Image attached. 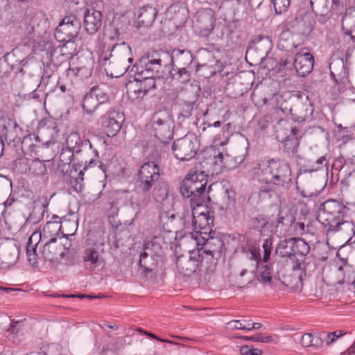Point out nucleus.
Here are the masks:
<instances>
[{
	"mask_svg": "<svg viewBox=\"0 0 355 355\" xmlns=\"http://www.w3.org/2000/svg\"><path fill=\"white\" fill-rule=\"evenodd\" d=\"M153 196L157 202L163 203L168 197V184L164 181L156 184L153 191Z\"/></svg>",
	"mask_w": 355,
	"mask_h": 355,
	"instance_id": "obj_38",
	"label": "nucleus"
},
{
	"mask_svg": "<svg viewBox=\"0 0 355 355\" xmlns=\"http://www.w3.org/2000/svg\"><path fill=\"white\" fill-rule=\"evenodd\" d=\"M153 128L155 136L162 143L166 144L173 136V122L166 110L156 112L153 118Z\"/></svg>",
	"mask_w": 355,
	"mask_h": 355,
	"instance_id": "obj_10",
	"label": "nucleus"
},
{
	"mask_svg": "<svg viewBox=\"0 0 355 355\" xmlns=\"http://www.w3.org/2000/svg\"><path fill=\"white\" fill-rule=\"evenodd\" d=\"M221 32L222 35H226L227 37H229L232 33L230 26L227 24H223Z\"/></svg>",
	"mask_w": 355,
	"mask_h": 355,
	"instance_id": "obj_63",
	"label": "nucleus"
},
{
	"mask_svg": "<svg viewBox=\"0 0 355 355\" xmlns=\"http://www.w3.org/2000/svg\"><path fill=\"white\" fill-rule=\"evenodd\" d=\"M127 94L130 99L132 101H140L146 94H143L141 87L134 80L130 82L128 86Z\"/></svg>",
	"mask_w": 355,
	"mask_h": 355,
	"instance_id": "obj_40",
	"label": "nucleus"
},
{
	"mask_svg": "<svg viewBox=\"0 0 355 355\" xmlns=\"http://www.w3.org/2000/svg\"><path fill=\"white\" fill-rule=\"evenodd\" d=\"M242 243L241 246L238 248V251L246 254L248 259L254 260L257 262V268L259 270V278L260 281L264 284L270 283L272 275L273 268L270 263L268 264L261 262V255L259 253V248L256 247V244L252 241L245 240V237L243 236Z\"/></svg>",
	"mask_w": 355,
	"mask_h": 355,
	"instance_id": "obj_9",
	"label": "nucleus"
},
{
	"mask_svg": "<svg viewBox=\"0 0 355 355\" xmlns=\"http://www.w3.org/2000/svg\"><path fill=\"white\" fill-rule=\"evenodd\" d=\"M284 37V34H282L280 35L277 44L278 47L284 51H290L291 46H293V44H292L291 46H289L288 44H286V40Z\"/></svg>",
	"mask_w": 355,
	"mask_h": 355,
	"instance_id": "obj_53",
	"label": "nucleus"
},
{
	"mask_svg": "<svg viewBox=\"0 0 355 355\" xmlns=\"http://www.w3.org/2000/svg\"><path fill=\"white\" fill-rule=\"evenodd\" d=\"M249 224L251 228L259 230L263 228L268 224V220L263 216H259L251 218Z\"/></svg>",
	"mask_w": 355,
	"mask_h": 355,
	"instance_id": "obj_45",
	"label": "nucleus"
},
{
	"mask_svg": "<svg viewBox=\"0 0 355 355\" xmlns=\"http://www.w3.org/2000/svg\"><path fill=\"white\" fill-rule=\"evenodd\" d=\"M19 257V247L15 242H7L0 248V264L1 268H10L17 263Z\"/></svg>",
	"mask_w": 355,
	"mask_h": 355,
	"instance_id": "obj_20",
	"label": "nucleus"
},
{
	"mask_svg": "<svg viewBox=\"0 0 355 355\" xmlns=\"http://www.w3.org/2000/svg\"><path fill=\"white\" fill-rule=\"evenodd\" d=\"M155 182L150 179L138 178L137 189L150 192Z\"/></svg>",
	"mask_w": 355,
	"mask_h": 355,
	"instance_id": "obj_49",
	"label": "nucleus"
},
{
	"mask_svg": "<svg viewBox=\"0 0 355 355\" xmlns=\"http://www.w3.org/2000/svg\"><path fill=\"white\" fill-rule=\"evenodd\" d=\"M101 60L103 66L107 65L112 71V76H122L128 70L133 61L131 48L125 42L116 44L109 53L105 52L101 55Z\"/></svg>",
	"mask_w": 355,
	"mask_h": 355,
	"instance_id": "obj_5",
	"label": "nucleus"
},
{
	"mask_svg": "<svg viewBox=\"0 0 355 355\" xmlns=\"http://www.w3.org/2000/svg\"><path fill=\"white\" fill-rule=\"evenodd\" d=\"M15 56V53L14 51L12 52L6 53L3 56L4 60L8 63V64L10 65V67L13 69L15 64L12 63L13 58Z\"/></svg>",
	"mask_w": 355,
	"mask_h": 355,
	"instance_id": "obj_58",
	"label": "nucleus"
},
{
	"mask_svg": "<svg viewBox=\"0 0 355 355\" xmlns=\"http://www.w3.org/2000/svg\"><path fill=\"white\" fill-rule=\"evenodd\" d=\"M160 66L153 57V51L142 56L132 67L135 73V81L141 87L143 94H147L156 87L155 78H162L159 71Z\"/></svg>",
	"mask_w": 355,
	"mask_h": 355,
	"instance_id": "obj_4",
	"label": "nucleus"
},
{
	"mask_svg": "<svg viewBox=\"0 0 355 355\" xmlns=\"http://www.w3.org/2000/svg\"><path fill=\"white\" fill-rule=\"evenodd\" d=\"M310 3L320 24L327 23L343 8L340 0H310Z\"/></svg>",
	"mask_w": 355,
	"mask_h": 355,
	"instance_id": "obj_12",
	"label": "nucleus"
},
{
	"mask_svg": "<svg viewBox=\"0 0 355 355\" xmlns=\"http://www.w3.org/2000/svg\"><path fill=\"white\" fill-rule=\"evenodd\" d=\"M307 259H304L302 261L297 260L296 263L293 266L294 282L293 280L290 284H286L287 286H290L293 291H301L302 289V273L306 275L309 263L306 261Z\"/></svg>",
	"mask_w": 355,
	"mask_h": 355,
	"instance_id": "obj_26",
	"label": "nucleus"
},
{
	"mask_svg": "<svg viewBox=\"0 0 355 355\" xmlns=\"http://www.w3.org/2000/svg\"><path fill=\"white\" fill-rule=\"evenodd\" d=\"M42 237L41 232H34L29 237L26 244L28 261L33 268L38 267L37 248Z\"/></svg>",
	"mask_w": 355,
	"mask_h": 355,
	"instance_id": "obj_27",
	"label": "nucleus"
},
{
	"mask_svg": "<svg viewBox=\"0 0 355 355\" xmlns=\"http://www.w3.org/2000/svg\"><path fill=\"white\" fill-rule=\"evenodd\" d=\"M331 76L337 83L348 75V69L341 58H336L329 64Z\"/></svg>",
	"mask_w": 355,
	"mask_h": 355,
	"instance_id": "obj_31",
	"label": "nucleus"
},
{
	"mask_svg": "<svg viewBox=\"0 0 355 355\" xmlns=\"http://www.w3.org/2000/svg\"><path fill=\"white\" fill-rule=\"evenodd\" d=\"M241 338L246 341L261 342L263 343H268L272 341L270 336H263L262 334H257L252 336H242Z\"/></svg>",
	"mask_w": 355,
	"mask_h": 355,
	"instance_id": "obj_47",
	"label": "nucleus"
},
{
	"mask_svg": "<svg viewBox=\"0 0 355 355\" xmlns=\"http://www.w3.org/2000/svg\"><path fill=\"white\" fill-rule=\"evenodd\" d=\"M109 100L108 94L98 86L93 87L85 95L83 100V109L87 114H92L96 108Z\"/></svg>",
	"mask_w": 355,
	"mask_h": 355,
	"instance_id": "obj_16",
	"label": "nucleus"
},
{
	"mask_svg": "<svg viewBox=\"0 0 355 355\" xmlns=\"http://www.w3.org/2000/svg\"><path fill=\"white\" fill-rule=\"evenodd\" d=\"M130 203L132 205H135L138 210L135 214V218H137L141 210L147 207L149 203L151 202L150 192L142 191L137 189L132 193L130 197Z\"/></svg>",
	"mask_w": 355,
	"mask_h": 355,
	"instance_id": "obj_30",
	"label": "nucleus"
},
{
	"mask_svg": "<svg viewBox=\"0 0 355 355\" xmlns=\"http://www.w3.org/2000/svg\"><path fill=\"white\" fill-rule=\"evenodd\" d=\"M292 64L293 65L296 73L299 76L305 77L313 70L314 58L310 53H305L303 54L298 53L295 54V57Z\"/></svg>",
	"mask_w": 355,
	"mask_h": 355,
	"instance_id": "obj_23",
	"label": "nucleus"
},
{
	"mask_svg": "<svg viewBox=\"0 0 355 355\" xmlns=\"http://www.w3.org/2000/svg\"><path fill=\"white\" fill-rule=\"evenodd\" d=\"M312 347H320L322 346L323 340L322 338V332L319 333L317 336L313 338Z\"/></svg>",
	"mask_w": 355,
	"mask_h": 355,
	"instance_id": "obj_59",
	"label": "nucleus"
},
{
	"mask_svg": "<svg viewBox=\"0 0 355 355\" xmlns=\"http://www.w3.org/2000/svg\"><path fill=\"white\" fill-rule=\"evenodd\" d=\"M254 278V276L252 272H249L246 269H243L238 276H231L229 282L232 287L244 288L251 284Z\"/></svg>",
	"mask_w": 355,
	"mask_h": 355,
	"instance_id": "obj_34",
	"label": "nucleus"
},
{
	"mask_svg": "<svg viewBox=\"0 0 355 355\" xmlns=\"http://www.w3.org/2000/svg\"><path fill=\"white\" fill-rule=\"evenodd\" d=\"M91 70H92V62L89 61V67L83 66V67H74V68H69L67 70V76H73V75L78 76V74L80 71H84L85 75H87V73H89V74L91 73Z\"/></svg>",
	"mask_w": 355,
	"mask_h": 355,
	"instance_id": "obj_50",
	"label": "nucleus"
},
{
	"mask_svg": "<svg viewBox=\"0 0 355 355\" xmlns=\"http://www.w3.org/2000/svg\"><path fill=\"white\" fill-rule=\"evenodd\" d=\"M85 267L89 271H94L96 268L103 266V258L99 252L94 248H86L83 255Z\"/></svg>",
	"mask_w": 355,
	"mask_h": 355,
	"instance_id": "obj_29",
	"label": "nucleus"
},
{
	"mask_svg": "<svg viewBox=\"0 0 355 355\" xmlns=\"http://www.w3.org/2000/svg\"><path fill=\"white\" fill-rule=\"evenodd\" d=\"M200 148V143L196 137L186 135L173 142L172 146L175 157L182 161L190 160L193 158Z\"/></svg>",
	"mask_w": 355,
	"mask_h": 355,
	"instance_id": "obj_11",
	"label": "nucleus"
},
{
	"mask_svg": "<svg viewBox=\"0 0 355 355\" xmlns=\"http://www.w3.org/2000/svg\"><path fill=\"white\" fill-rule=\"evenodd\" d=\"M312 341H313V336L311 333H306L301 338V345L304 347H312Z\"/></svg>",
	"mask_w": 355,
	"mask_h": 355,
	"instance_id": "obj_52",
	"label": "nucleus"
},
{
	"mask_svg": "<svg viewBox=\"0 0 355 355\" xmlns=\"http://www.w3.org/2000/svg\"><path fill=\"white\" fill-rule=\"evenodd\" d=\"M158 10L156 8L146 5L140 8L137 14V17L134 21V26L137 29L146 28L152 26L155 21Z\"/></svg>",
	"mask_w": 355,
	"mask_h": 355,
	"instance_id": "obj_22",
	"label": "nucleus"
},
{
	"mask_svg": "<svg viewBox=\"0 0 355 355\" xmlns=\"http://www.w3.org/2000/svg\"><path fill=\"white\" fill-rule=\"evenodd\" d=\"M316 164L318 165V166H317V168L309 169L308 171L306 170L305 172L315 171L319 170L320 168H322L323 167L326 166L327 165V162L326 157L324 156H322L321 157H320L319 159H317Z\"/></svg>",
	"mask_w": 355,
	"mask_h": 355,
	"instance_id": "obj_54",
	"label": "nucleus"
},
{
	"mask_svg": "<svg viewBox=\"0 0 355 355\" xmlns=\"http://www.w3.org/2000/svg\"><path fill=\"white\" fill-rule=\"evenodd\" d=\"M194 103V101H184L181 103L180 115L184 118H189L192 114Z\"/></svg>",
	"mask_w": 355,
	"mask_h": 355,
	"instance_id": "obj_48",
	"label": "nucleus"
},
{
	"mask_svg": "<svg viewBox=\"0 0 355 355\" xmlns=\"http://www.w3.org/2000/svg\"><path fill=\"white\" fill-rule=\"evenodd\" d=\"M80 141V137L78 134L71 133L67 138L65 146H63L59 157V162L65 164H71L73 158L80 154L78 148V142Z\"/></svg>",
	"mask_w": 355,
	"mask_h": 355,
	"instance_id": "obj_18",
	"label": "nucleus"
},
{
	"mask_svg": "<svg viewBox=\"0 0 355 355\" xmlns=\"http://www.w3.org/2000/svg\"><path fill=\"white\" fill-rule=\"evenodd\" d=\"M102 25V14L94 8H87L85 12L84 27L88 34L96 33Z\"/></svg>",
	"mask_w": 355,
	"mask_h": 355,
	"instance_id": "obj_25",
	"label": "nucleus"
},
{
	"mask_svg": "<svg viewBox=\"0 0 355 355\" xmlns=\"http://www.w3.org/2000/svg\"><path fill=\"white\" fill-rule=\"evenodd\" d=\"M220 125H221V122L219 121H215L214 123H207V127H204L202 130V132H206L207 130L209 131V130H211L214 127L218 128V127H220Z\"/></svg>",
	"mask_w": 355,
	"mask_h": 355,
	"instance_id": "obj_62",
	"label": "nucleus"
},
{
	"mask_svg": "<svg viewBox=\"0 0 355 355\" xmlns=\"http://www.w3.org/2000/svg\"><path fill=\"white\" fill-rule=\"evenodd\" d=\"M207 175L205 171L196 168H191L182 182L180 193L184 198H190L191 207H200L210 201L209 193L211 185L207 189Z\"/></svg>",
	"mask_w": 355,
	"mask_h": 355,
	"instance_id": "obj_3",
	"label": "nucleus"
},
{
	"mask_svg": "<svg viewBox=\"0 0 355 355\" xmlns=\"http://www.w3.org/2000/svg\"><path fill=\"white\" fill-rule=\"evenodd\" d=\"M138 177L150 179L151 181H157L159 178V168L154 162H146L141 166Z\"/></svg>",
	"mask_w": 355,
	"mask_h": 355,
	"instance_id": "obj_36",
	"label": "nucleus"
},
{
	"mask_svg": "<svg viewBox=\"0 0 355 355\" xmlns=\"http://www.w3.org/2000/svg\"><path fill=\"white\" fill-rule=\"evenodd\" d=\"M232 322H234L235 324V325L233 327L234 329L250 331V329L247 327L246 324H243L241 320H234Z\"/></svg>",
	"mask_w": 355,
	"mask_h": 355,
	"instance_id": "obj_60",
	"label": "nucleus"
},
{
	"mask_svg": "<svg viewBox=\"0 0 355 355\" xmlns=\"http://www.w3.org/2000/svg\"><path fill=\"white\" fill-rule=\"evenodd\" d=\"M216 23V17L214 10L211 8H205L199 10L193 21V28L201 36L209 35Z\"/></svg>",
	"mask_w": 355,
	"mask_h": 355,
	"instance_id": "obj_14",
	"label": "nucleus"
},
{
	"mask_svg": "<svg viewBox=\"0 0 355 355\" xmlns=\"http://www.w3.org/2000/svg\"><path fill=\"white\" fill-rule=\"evenodd\" d=\"M153 57L156 59L157 64L160 66L159 71L162 78L168 76L180 83L189 80L190 73L187 67L173 64V57L171 56L170 52L163 50L153 51Z\"/></svg>",
	"mask_w": 355,
	"mask_h": 355,
	"instance_id": "obj_6",
	"label": "nucleus"
},
{
	"mask_svg": "<svg viewBox=\"0 0 355 355\" xmlns=\"http://www.w3.org/2000/svg\"><path fill=\"white\" fill-rule=\"evenodd\" d=\"M322 338L323 343H325L327 345H329L331 343L335 341V338H332L331 333L322 332Z\"/></svg>",
	"mask_w": 355,
	"mask_h": 355,
	"instance_id": "obj_56",
	"label": "nucleus"
},
{
	"mask_svg": "<svg viewBox=\"0 0 355 355\" xmlns=\"http://www.w3.org/2000/svg\"><path fill=\"white\" fill-rule=\"evenodd\" d=\"M344 206L347 208V215L348 214L349 211H355V202H346L344 203Z\"/></svg>",
	"mask_w": 355,
	"mask_h": 355,
	"instance_id": "obj_64",
	"label": "nucleus"
},
{
	"mask_svg": "<svg viewBox=\"0 0 355 355\" xmlns=\"http://www.w3.org/2000/svg\"><path fill=\"white\" fill-rule=\"evenodd\" d=\"M78 148L80 154L77 156L78 162L84 165L85 170L88 167H92L98 162V152L96 148H94L89 139H82L78 142Z\"/></svg>",
	"mask_w": 355,
	"mask_h": 355,
	"instance_id": "obj_17",
	"label": "nucleus"
},
{
	"mask_svg": "<svg viewBox=\"0 0 355 355\" xmlns=\"http://www.w3.org/2000/svg\"><path fill=\"white\" fill-rule=\"evenodd\" d=\"M60 230L61 224L60 223L49 221L46 223L41 232L44 239H54L55 241H58L57 236L59 235Z\"/></svg>",
	"mask_w": 355,
	"mask_h": 355,
	"instance_id": "obj_37",
	"label": "nucleus"
},
{
	"mask_svg": "<svg viewBox=\"0 0 355 355\" xmlns=\"http://www.w3.org/2000/svg\"><path fill=\"white\" fill-rule=\"evenodd\" d=\"M202 239L204 241L200 248H199L200 244L199 241H197V250H199L200 253L202 255L204 254L209 255L211 258L216 257L218 259L220 257L223 247V240L218 236H211L210 234H209L207 237L202 236Z\"/></svg>",
	"mask_w": 355,
	"mask_h": 355,
	"instance_id": "obj_21",
	"label": "nucleus"
},
{
	"mask_svg": "<svg viewBox=\"0 0 355 355\" xmlns=\"http://www.w3.org/2000/svg\"><path fill=\"white\" fill-rule=\"evenodd\" d=\"M313 112L312 104L308 96L304 95L294 99L293 105L290 108V112L294 120L298 121H305Z\"/></svg>",
	"mask_w": 355,
	"mask_h": 355,
	"instance_id": "obj_19",
	"label": "nucleus"
},
{
	"mask_svg": "<svg viewBox=\"0 0 355 355\" xmlns=\"http://www.w3.org/2000/svg\"><path fill=\"white\" fill-rule=\"evenodd\" d=\"M293 237L279 241L276 247L275 254L283 258H294Z\"/></svg>",
	"mask_w": 355,
	"mask_h": 355,
	"instance_id": "obj_33",
	"label": "nucleus"
},
{
	"mask_svg": "<svg viewBox=\"0 0 355 355\" xmlns=\"http://www.w3.org/2000/svg\"><path fill=\"white\" fill-rule=\"evenodd\" d=\"M251 172L259 182L272 184L284 188L292 184L291 169L288 163L281 159H269L257 163Z\"/></svg>",
	"mask_w": 355,
	"mask_h": 355,
	"instance_id": "obj_1",
	"label": "nucleus"
},
{
	"mask_svg": "<svg viewBox=\"0 0 355 355\" xmlns=\"http://www.w3.org/2000/svg\"><path fill=\"white\" fill-rule=\"evenodd\" d=\"M81 29L80 20L74 15L64 16L55 28V40L62 43V46L69 43H74L78 37Z\"/></svg>",
	"mask_w": 355,
	"mask_h": 355,
	"instance_id": "obj_8",
	"label": "nucleus"
},
{
	"mask_svg": "<svg viewBox=\"0 0 355 355\" xmlns=\"http://www.w3.org/2000/svg\"><path fill=\"white\" fill-rule=\"evenodd\" d=\"M276 14L280 15L285 12L289 6L290 0H272Z\"/></svg>",
	"mask_w": 355,
	"mask_h": 355,
	"instance_id": "obj_46",
	"label": "nucleus"
},
{
	"mask_svg": "<svg viewBox=\"0 0 355 355\" xmlns=\"http://www.w3.org/2000/svg\"><path fill=\"white\" fill-rule=\"evenodd\" d=\"M39 138L35 135H28L26 136L21 142V147L23 150L29 151V153H36V147L37 146V143L39 142Z\"/></svg>",
	"mask_w": 355,
	"mask_h": 355,
	"instance_id": "obj_41",
	"label": "nucleus"
},
{
	"mask_svg": "<svg viewBox=\"0 0 355 355\" xmlns=\"http://www.w3.org/2000/svg\"><path fill=\"white\" fill-rule=\"evenodd\" d=\"M239 352L241 355H262L263 354L261 349L250 348L248 345L241 346Z\"/></svg>",
	"mask_w": 355,
	"mask_h": 355,
	"instance_id": "obj_51",
	"label": "nucleus"
},
{
	"mask_svg": "<svg viewBox=\"0 0 355 355\" xmlns=\"http://www.w3.org/2000/svg\"><path fill=\"white\" fill-rule=\"evenodd\" d=\"M294 241V257L296 254L301 255L302 257L306 256L310 250L309 245L302 239L297 237H293Z\"/></svg>",
	"mask_w": 355,
	"mask_h": 355,
	"instance_id": "obj_42",
	"label": "nucleus"
},
{
	"mask_svg": "<svg viewBox=\"0 0 355 355\" xmlns=\"http://www.w3.org/2000/svg\"><path fill=\"white\" fill-rule=\"evenodd\" d=\"M66 248L60 242L55 241L54 239H50L46 241L43 245L41 255L37 257V261L44 260L50 263L60 262V257L69 256V252H64Z\"/></svg>",
	"mask_w": 355,
	"mask_h": 355,
	"instance_id": "obj_13",
	"label": "nucleus"
},
{
	"mask_svg": "<svg viewBox=\"0 0 355 355\" xmlns=\"http://www.w3.org/2000/svg\"><path fill=\"white\" fill-rule=\"evenodd\" d=\"M347 209L343 201L335 199H329L320 205L318 218L327 228V233L347 230L353 232L354 225L345 220Z\"/></svg>",
	"mask_w": 355,
	"mask_h": 355,
	"instance_id": "obj_2",
	"label": "nucleus"
},
{
	"mask_svg": "<svg viewBox=\"0 0 355 355\" xmlns=\"http://www.w3.org/2000/svg\"><path fill=\"white\" fill-rule=\"evenodd\" d=\"M213 218L209 216L208 211L206 210V211L198 213V210L193 207L192 225L195 230H196L198 227L202 230L207 225L213 223Z\"/></svg>",
	"mask_w": 355,
	"mask_h": 355,
	"instance_id": "obj_35",
	"label": "nucleus"
},
{
	"mask_svg": "<svg viewBox=\"0 0 355 355\" xmlns=\"http://www.w3.org/2000/svg\"><path fill=\"white\" fill-rule=\"evenodd\" d=\"M64 252H69V256H64V257H60V259H64L65 263L67 265H73L75 263L74 257L72 252L68 248H66Z\"/></svg>",
	"mask_w": 355,
	"mask_h": 355,
	"instance_id": "obj_57",
	"label": "nucleus"
},
{
	"mask_svg": "<svg viewBox=\"0 0 355 355\" xmlns=\"http://www.w3.org/2000/svg\"><path fill=\"white\" fill-rule=\"evenodd\" d=\"M171 56L173 57V64L180 67H189L193 62L192 53L187 49H175Z\"/></svg>",
	"mask_w": 355,
	"mask_h": 355,
	"instance_id": "obj_32",
	"label": "nucleus"
},
{
	"mask_svg": "<svg viewBox=\"0 0 355 355\" xmlns=\"http://www.w3.org/2000/svg\"><path fill=\"white\" fill-rule=\"evenodd\" d=\"M272 46L271 40L268 37H261L258 40L252 41L248 46L246 51V57L252 58L258 51V58L263 60L268 55Z\"/></svg>",
	"mask_w": 355,
	"mask_h": 355,
	"instance_id": "obj_24",
	"label": "nucleus"
},
{
	"mask_svg": "<svg viewBox=\"0 0 355 355\" xmlns=\"http://www.w3.org/2000/svg\"><path fill=\"white\" fill-rule=\"evenodd\" d=\"M124 116L119 112H110L103 122L108 137L115 136L121 130Z\"/></svg>",
	"mask_w": 355,
	"mask_h": 355,
	"instance_id": "obj_28",
	"label": "nucleus"
},
{
	"mask_svg": "<svg viewBox=\"0 0 355 355\" xmlns=\"http://www.w3.org/2000/svg\"><path fill=\"white\" fill-rule=\"evenodd\" d=\"M28 168L35 175H43L47 171L45 164L39 159L32 160Z\"/></svg>",
	"mask_w": 355,
	"mask_h": 355,
	"instance_id": "obj_43",
	"label": "nucleus"
},
{
	"mask_svg": "<svg viewBox=\"0 0 355 355\" xmlns=\"http://www.w3.org/2000/svg\"><path fill=\"white\" fill-rule=\"evenodd\" d=\"M45 30H40V24L36 23V19H32L31 26L28 28L27 37L28 40H34V37L37 35L40 36Z\"/></svg>",
	"mask_w": 355,
	"mask_h": 355,
	"instance_id": "obj_44",
	"label": "nucleus"
},
{
	"mask_svg": "<svg viewBox=\"0 0 355 355\" xmlns=\"http://www.w3.org/2000/svg\"><path fill=\"white\" fill-rule=\"evenodd\" d=\"M202 259L199 250H193L189 252V256L178 257L176 267L180 274L189 277L198 271Z\"/></svg>",
	"mask_w": 355,
	"mask_h": 355,
	"instance_id": "obj_15",
	"label": "nucleus"
},
{
	"mask_svg": "<svg viewBox=\"0 0 355 355\" xmlns=\"http://www.w3.org/2000/svg\"><path fill=\"white\" fill-rule=\"evenodd\" d=\"M300 141L297 137L289 135L284 140V151L289 157H294L297 153Z\"/></svg>",
	"mask_w": 355,
	"mask_h": 355,
	"instance_id": "obj_39",
	"label": "nucleus"
},
{
	"mask_svg": "<svg viewBox=\"0 0 355 355\" xmlns=\"http://www.w3.org/2000/svg\"><path fill=\"white\" fill-rule=\"evenodd\" d=\"M70 168V164H65L59 162L58 164V169L63 174H65L68 172Z\"/></svg>",
	"mask_w": 355,
	"mask_h": 355,
	"instance_id": "obj_61",
	"label": "nucleus"
},
{
	"mask_svg": "<svg viewBox=\"0 0 355 355\" xmlns=\"http://www.w3.org/2000/svg\"><path fill=\"white\" fill-rule=\"evenodd\" d=\"M214 163L216 165L224 166L223 159L224 157L222 153L220 152H214L213 155Z\"/></svg>",
	"mask_w": 355,
	"mask_h": 355,
	"instance_id": "obj_55",
	"label": "nucleus"
},
{
	"mask_svg": "<svg viewBox=\"0 0 355 355\" xmlns=\"http://www.w3.org/2000/svg\"><path fill=\"white\" fill-rule=\"evenodd\" d=\"M154 245H145L144 252L141 253L139 260V267L141 275L148 279H153L157 275L158 268L163 266V257L158 252H155Z\"/></svg>",
	"mask_w": 355,
	"mask_h": 355,
	"instance_id": "obj_7",
	"label": "nucleus"
}]
</instances>
